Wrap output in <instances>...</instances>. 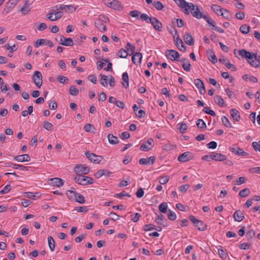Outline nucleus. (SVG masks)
<instances>
[{
  "instance_id": "obj_47",
  "label": "nucleus",
  "mask_w": 260,
  "mask_h": 260,
  "mask_svg": "<svg viewBox=\"0 0 260 260\" xmlns=\"http://www.w3.org/2000/svg\"><path fill=\"white\" fill-rule=\"evenodd\" d=\"M220 16H222L225 19L228 20L232 18L231 13L225 9H223V11L222 12V14Z\"/></svg>"
},
{
  "instance_id": "obj_39",
  "label": "nucleus",
  "mask_w": 260,
  "mask_h": 260,
  "mask_svg": "<svg viewBox=\"0 0 260 260\" xmlns=\"http://www.w3.org/2000/svg\"><path fill=\"white\" fill-rule=\"evenodd\" d=\"M196 125L200 128L201 129L202 131L205 129L206 128V125L205 122L201 119H199L196 122Z\"/></svg>"
},
{
  "instance_id": "obj_3",
  "label": "nucleus",
  "mask_w": 260,
  "mask_h": 260,
  "mask_svg": "<svg viewBox=\"0 0 260 260\" xmlns=\"http://www.w3.org/2000/svg\"><path fill=\"white\" fill-rule=\"evenodd\" d=\"M32 79L35 85L40 88L43 83L42 75L41 73L38 71H35L32 76Z\"/></svg>"
},
{
  "instance_id": "obj_18",
  "label": "nucleus",
  "mask_w": 260,
  "mask_h": 260,
  "mask_svg": "<svg viewBox=\"0 0 260 260\" xmlns=\"http://www.w3.org/2000/svg\"><path fill=\"white\" fill-rule=\"evenodd\" d=\"M142 58V54L141 53L137 52L133 54L132 57V60L133 62L137 65V63H140L141 62Z\"/></svg>"
},
{
  "instance_id": "obj_20",
  "label": "nucleus",
  "mask_w": 260,
  "mask_h": 260,
  "mask_svg": "<svg viewBox=\"0 0 260 260\" xmlns=\"http://www.w3.org/2000/svg\"><path fill=\"white\" fill-rule=\"evenodd\" d=\"M230 150L236 155L241 156H246L248 154V153L243 151L242 149L239 147H232L230 148Z\"/></svg>"
},
{
  "instance_id": "obj_43",
  "label": "nucleus",
  "mask_w": 260,
  "mask_h": 260,
  "mask_svg": "<svg viewBox=\"0 0 260 260\" xmlns=\"http://www.w3.org/2000/svg\"><path fill=\"white\" fill-rule=\"evenodd\" d=\"M70 93L74 96L77 95L79 93V90L75 85H72L69 89Z\"/></svg>"
},
{
  "instance_id": "obj_45",
  "label": "nucleus",
  "mask_w": 260,
  "mask_h": 260,
  "mask_svg": "<svg viewBox=\"0 0 260 260\" xmlns=\"http://www.w3.org/2000/svg\"><path fill=\"white\" fill-rule=\"evenodd\" d=\"M128 53L126 50L121 48L117 53V55L120 58H126Z\"/></svg>"
},
{
  "instance_id": "obj_27",
  "label": "nucleus",
  "mask_w": 260,
  "mask_h": 260,
  "mask_svg": "<svg viewBox=\"0 0 260 260\" xmlns=\"http://www.w3.org/2000/svg\"><path fill=\"white\" fill-rule=\"evenodd\" d=\"M184 40L185 43L189 45H192L193 44V38L190 34L188 32L185 33L184 36Z\"/></svg>"
},
{
  "instance_id": "obj_2",
  "label": "nucleus",
  "mask_w": 260,
  "mask_h": 260,
  "mask_svg": "<svg viewBox=\"0 0 260 260\" xmlns=\"http://www.w3.org/2000/svg\"><path fill=\"white\" fill-rule=\"evenodd\" d=\"M196 18H203L208 24H212L213 22V20L209 16L208 13L205 11H200L197 6H196Z\"/></svg>"
},
{
  "instance_id": "obj_64",
  "label": "nucleus",
  "mask_w": 260,
  "mask_h": 260,
  "mask_svg": "<svg viewBox=\"0 0 260 260\" xmlns=\"http://www.w3.org/2000/svg\"><path fill=\"white\" fill-rule=\"evenodd\" d=\"M236 17L239 20H243L245 18V14L241 11H239L236 13Z\"/></svg>"
},
{
  "instance_id": "obj_48",
  "label": "nucleus",
  "mask_w": 260,
  "mask_h": 260,
  "mask_svg": "<svg viewBox=\"0 0 260 260\" xmlns=\"http://www.w3.org/2000/svg\"><path fill=\"white\" fill-rule=\"evenodd\" d=\"M249 193H250V191H249V189L245 188V189H242V190H241L239 192V195L241 197L244 198V197H247L249 194Z\"/></svg>"
},
{
  "instance_id": "obj_57",
  "label": "nucleus",
  "mask_w": 260,
  "mask_h": 260,
  "mask_svg": "<svg viewBox=\"0 0 260 260\" xmlns=\"http://www.w3.org/2000/svg\"><path fill=\"white\" fill-rule=\"evenodd\" d=\"M196 87L199 89V90L203 88H205L203 82L200 79H196Z\"/></svg>"
},
{
  "instance_id": "obj_36",
  "label": "nucleus",
  "mask_w": 260,
  "mask_h": 260,
  "mask_svg": "<svg viewBox=\"0 0 260 260\" xmlns=\"http://www.w3.org/2000/svg\"><path fill=\"white\" fill-rule=\"evenodd\" d=\"M48 243L50 250L53 251L55 249V243L54 239L52 237L49 236L48 237Z\"/></svg>"
},
{
  "instance_id": "obj_46",
  "label": "nucleus",
  "mask_w": 260,
  "mask_h": 260,
  "mask_svg": "<svg viewBox=\"0 0 260 260\" xmlns=\"http://www.w3.org/2000/svg\"><path fill=\"white\" fill-rule=\"evenodd\" d=\"M126 51L131 52V54H134L135 51V47L132 45L129 42H127L126 46Z\"/></svg>"
},
{
  "instance_id": "obj_10",
  "label": "nucleus",
  "mask_w": 260,
  "mask_h": 260,
  "mask_svg": "<svg viewBox=\"0 0 260 260\" xmlns=\"http://www.w3.org/2000/svg\"><path fill=\"white\" fill-rule=\"evenodd\" d=\"M106 5L114 10H120L122 8L121 2L116 0H107Z\"/></svg>"
},
{
  "instance_id": "obj_25",
  "label": "nucleus",
  "mask_w": 260,
  "mask_h": 260,
  "mask_svg": "<svg viewBox=\"0 0 260 260\" xmlns=\"http://www.w3.org/2000/svg\"><path fill=\"white\" fill-rule=\"evenodd\" d=\"M196 227L201 231H204L207 229V225L203 221L196 219Z\"/></svg>"
},
{
  "instance_id": "obj_22",
  "label": "nucleus",
  "mask_w": 260,
  "mask_h": 260,
  "mask_svg": "<svg viewBox=\"0 0 260 260\" xmlns=\"http://www.w3.org/2000/svg\"><path fill=\"white\" fill-rule=\"evenodd\" d=\"M230 114L231 117L236 121H239L240 119V115L239 112L235 109H232L230 110Z\"/></svg>"
},
{
  "instance_id": "obj_7",
  "label": "nucleus",
  "mask_w": 260,
  "mask_h": 260,
  "mask_svg": "<svg viewBox=\"0 0 260 260\" xmlns=\"http://www.w3.org/2000/svg\"><path fill=\"white\" fill-rule=\"evenodd\" d=\"M154 141L152 139L149 138L147 141L143 143L140 146V149L141 151H148L153 147Z\"/></svg>"
},
{
  "instance_id": "obj_14",
  "label": "nucleus",
  "mask_w": 260,
  "mask_h": 260,
  "mask_svg": "<svg viewBox=\"0 0 260 260\" xmlns=\"http://www.w3.org/2000/svg\"><path fill=\"white\" fill-rule=\"evenodd\" d=\"M150 23L152 24L154 28L156 30H158V31L161 30V29L162 27V24L160 22H159L158 21V20L157 19H156L155 17H152V19L151 20V22H150Z\"/></svg>"
},
{
  "instance_id": "obj_56",
  "label": "nucleus",
  "mask_w": 260,
  "mask_h": 260,
  "mask_svg": "<svg viewBox=\"0 0 260 260\" xmlns=\"http://www.w3.org/2000/svg\"><path fill=\"white\" fill-rule=\"evenodd\" d=\"M154 7L158 10H161L164 8L163 4L160 2H154L153 3Z\"/></svg>"
},
{
  "instance_id": "obj_28",
  "label": "nucleus",
  "mask_w": 260,
  "mask_h": 260,
  "mask_svg": "<svg viewBox=\"0 0 260 260\" xmlns=\"http://www.w3.org/2000/svg\"><path fill=\"white\" fill-rule=\"evenodd\" d=\"M242 79L245 81H249L252 83H257V78L253 76L252 75H249L247 74H245L242 76Z\"/></svg>"
},
{
  "instance_id": "obj_35",
  "label": "nucleus",
  "mask_w": 260,
  "mask_h": 260,
  "mask_svg": "<svg viewBox=\"0 0 260 260\" xmlns=\"http://www.w3.org/2000/svg\"><path fill=\"white\" fill-rule=\"evenodd\" d=\"M214 101L220 107H224L225 105L223 99L219 95L214 96Z\"/></svg>"
},
{
  "instance_id": "obj_51",
  "label": "nucleus",
  "mask_w": 260,
  "mask_h": 260,
  "mask_svg": "<svg viewBox=\"0 0 260 260\" xmlns=\"http://www.w3.org/2000/svg\"><path fill=\"white\" fill-rule=\"evenodd\" d=\"M168 217L171 220H175L176 219V215L175 212L169 209L168 210Z\"/></svg>"
},
{
  "instance_id": "obj_63",
  "label": "nucleus",
  "mask_w": 260,
  "mask_h": 260,
  "mask_svg": "<svg viewBox=\"0 0 260 260\" xmlns=\"http://www.w3.org/2000/svg\"><path fill=\"white\" fill-rule=\"evenodd\" d=\"M249 172L251 173L260 174V167H256L249 169Z\"/></svg>"
},
{
  "instance_id": "obj_12",
  "label": "nucleus",
  "mask_w": 260,
  "mask_h": 260,
  "mask_svg": "<svg viewBox=\"0 0 260 260\" xmlns=\"http://www.w3.org/2000/svg\"><path fill=\"white\" fill-rule=\"evenodd\" d=\"M166 55L171 60H177L179 58V53L174 50H168L166 52Z\"/></svg>"
},
{
  "instance_id": "obj_32",
  "label": "nucleus",
  "mask_w": 260,
  "mask_h": 260,
  "mask_svg": "<svg viewBox=\"0 0 260 260\" xmlns=\"http://www.w3.org/2000/svg\"><path fill=\"white\" fill-rule=\"evenodd\" d=\"M181 62L183 63L182 67L183 69L186 71H189L190 68V64L187 61V60L185 58H183L181 59Z\"/></svg>"
},
{
  "instance_id": "obj_19",
  "label": "nucleus",
  "mask_w": 260,
  "mask_h": 260,
  "mask_svg": "<svg viewBox=\"0 0 260 260\" xmlns=\"http://www.w3.org/2000/svg\"><path fill=\"white\" fill-rule=\"evenodd\" d=\"M207 56L209 60L212 62L213 64L216 63L217 62V59L214 52L212 50H208L207 51Z\"/></svg>"
},
{
  "instance_id": "obj_37",
  "label": "nucleus",
  "mask_w": 260,
  "mask_h": 260,
  "mask_svg": "<svg viewBox=\"0 0 260 260\" xmlns=\"http://www.w3.org/2000/svg\"><path fill=\"white\" fill-rule=\"evenodd\" d=\"M28 0H27L25 2L24 5L20 10L21 13L24 15L27 14L30 10L29 7V5L28 4Z\"/></svg>"
},
{
  "instance_id": "obj_26",
  "label": "nucleus",
  "mask_w": 260,
  "mask_h": 260,
  "mask_svg": "<svg viewBox=\"0 0 260 260\" xmlns=\"http://www.w3.org/2000/svg\"><path fill=\"white\" fill-rule=\"evenodd\" d=\"M211 10L216 15L220 16L222 14V12L223 11V8L217 5H212L211 6Z\"/></svg>"
},
{
  "instance_id": "obj_49",
  "label": "nucleus",
  "mask_w": 260,
  "mask_h": 260,
  "mask_svg": "<svg viewBox=\"0 0 260 260\" xmlns=\"http://www.w3.org/2000/svg\"><path fill=\"white\" fill-rule=\"evenodd\" d=\"M53 125L49 122L45 121L43 123V127L47 131H51L53 130Z\"/></svg>"
},
{
  "instance_id": "obj_42",
  "label": "nucleus",
  "mask_w": 260,
  "mask_h": 260,
  "mask_svg": "<svg viewBox=\"0 0 260 260\" xmlns=\"http://www.w3.org/2000/svg\"><path fill=\"white\" fill-rule=\"evenodd\" d=\"M221 121L222 124L227 127H232V123L230 122L229 120L225 116H223L221 117Z\"/></svg>"
},
{
  "instance_id": "obj_9",
  "label": "nucleus",
  "mask_w": 260,
  "mask_h": 260,
  "mask_svg": "<svg viewBox=\"0 0 260 260\" xmlns=\"http://www.w3.org/2000/svg\"><path fill=\"white\" fill-rule=\"evenodd\" d=\"M74 171L77 173H81L83 174H87L89 171V168L85 165H78L75 167Z\"/></svg>"
},
{
  "instance_id": "obj_44",
  "label": "nucleus",
  "mask_w": 260,
  "mask_h": 260,
  "mask_svg": "<svg viewBox=\"0 0 260 260\" xmlns=\"http://www.w3.org/2000/svg\"><path fill=\"white\" fill-rule=\"evenodd\" d=\"M250 30V26L247 24H243L240 28V31L244 34H247Z\"/></svg>"
},
{
  "instance_id": "obj_33",
  "label": "nucleus",
  "mask_w": 260,
  "mask_h": 260,
  "mask_svg": "<svg viewBox=\"0 0 260 260\" xmlns=\"http://www.w3.org/2000/svg\"><path fill=\"white\" fill-rule=\"evenodd\" d=\"M186 7L188 9L185 8V13L189 14L188 10H190L191 11V13L193 17H195V11H193L194 10V6L192 3H186Z\"/></svg>"
},
{
  "instance_id": "obj_15",
  "label": "nucleus",
  "mask_w": 260,
  "mask_h": 260,
  "mask_svg": "<svg viewBox=\"0 0 260 260\" xmlns=\"http://www.w3.org/2000/svg\"><path fill=\"white\" fill-rule=\"evenodd\" d=\"M49 183L53 186H56L57 187H61L63 185V180L59 178H54L49 180Z\"/></svg>"
},
{
  "instance_id": "obj_34",
  "label": "nucleus",
  "mask_w": 260,
  "mask_h": 260,
  "mask_svg": "<svg viewBox=\"0 0 260 260\" xmlns=\"http://www.w3.org/2000/svg\"><path fill=\"white\" fill-rule=\"evenodd\" d=\"M122 80L123 81V82L122 83L123 86L127 88L129 86V82H128V74L126 72H124L122 74Z\"/></svg>"
},
{
  "instance_id": "obj_50",
  "label": "nucleus",
  "mask_w": 260,
  "mask_h": 260,
  "mask_svg": "<svg viewBox=\"0 0 260 260\" xmlns=\"http://www.w3.org/2000/svg\"><path fill=\"white\" fill-rule=\"evenodd\" d=\"M179 125V124H178L177 126H178ZM178 128L179 129L180 132L181 134H183L185 133V132L187 129V126L186 124L185 123H183V122L181 123L180 124V126L178 127Z\"/></svg>"
},
{
  "instance_id": "obj_16",
  "label": "nucleus",
  "mask_w": 260,
  "mask_h": 260,
  "mask_svg": "<svg viewBox=\"0 0 260 260\" xmlns=\"http://www.w3.org/2000/svg\"><path fill=\"white\" fill-rule=\"evenodd\" d=\"M14 159L19 162L29 161L30 160V157L27 154L16 156Z\"/></svg>"
},
{
  "instance_id": "obj_6",
  "label": "nucleus",
  "mask_w": 260,
  "mask_h": 260,
  "mask_svg": "<svg viewBox=\"0 0 260 260\" xmlns=\"http://www.w3.org/2000/svg\"><path fill=\"white\" fill-rule=\"evenodd\" d=\"M256 55H255L253 52H249L247 53V55L245 56V58L248 60V61L250 63V64L255 68H258L259 66V64L257 63V61H256Z\"/></svg>"
},
{
  "instance_id": "obj_17",
  "label": "nucleus",
  "mask_w": 260,
  "mask_h": 260,
  "mask_svg": "<svg viewBox=\"0 0 260 260\" xmlns=\"http://www.w3.org/2000/svg\"><path fill=\"white\" fill-rule=\"evenodd\" d=\"M233 217L235 221L240 222L244 219V216L241 210H238L234 212Z\"/></svg>"
},
{
  "instance_id": "obj_24",
  "label": "nucleus",
  "mask_w": 260,
  "mask_h": 260,
  "mask_svg": "<svg viewBox=\"0 0 260 260\" xmlns=\"http://www.w3.org/2000/svg\"><path fill=\"white\" fill-rule=\"evenodd\" d=\"M213 153V160L215 161H223L226 160V157L225 155L220 153L216 152H212Z\"/></svg>"
},
{
  "instance_id": "obj_55",
  "label": "nucleus",
  "mask_w": 260,
  "mask_h": 260,
  "mask_svg": "<svg viewBox=\"0 0 260 260\" xmlns=\"http://www.w3.org/2000/svg\"><path fill=\"white\" fill-rule=\"evenodd\" d=\"M155 229V226L153 224H145L143 227V230L145 231H149Z\"/></svg>"
},
{
  "instance_id": "obj_59",
  "label": "nucleus",
  "mask_w": 260,
  "mask_h": 260,
  "mask_svg": "<svg viewBox=\"0 0 260 260\" xmlns=\"http://www.w3.org/2000/svg\"><path fill=\"white\" fill-rule=\"evenodd\" d=\"M165 218L162 214L157 215V217L155 219V221L158 224H161L162 220Z\"/></svg>"
},
{
  "instance_id": "obj_61",
  "label": "nucleus",
  "mask_w": 260,
  "mask_h": 260,
  "mask_svg": "<svg viewBox=\"0 0 260 260\" xmlns=\"http://www.w3.org/2000/svg\"><path fill=\"white\" fill-rule=\"evenodd\" d=\"M203 111L205 113H206L207 114H208L209 115H212L213 116H215L216 115V114H215V112L213 110L209 109L207 107H204V108L203 109Z\"/></svg>"
},
{
  "instance_id": "obj_41",
  "label": "nucleus",
  "mask_w": 260,
  "mask_h": 260,
  "mask_svg": "<svg viewBox=\"0 0 260 260\" xmlns=\"http://www.w3.org/2000/svg\"><path fill=\"white\" fill-rule=\"evenodd\" d=\"M167 208L168 205L166 202H163L161 203L158 206L159 210L163 213H165L167 212Z\"/></svg>"
},
{
  "instance_id": "obj_31",
  "label": "nucleus",
  "mask_w": 260,
  "mask_h": 260,
  "mask_svg": "<svg viewBox=\"0 0 260 260\" xmlns=\"http://www.w3.org/2000/svg\"><path fill=\"white\" fill-rule=\"evenodd\" d=\"M189 153L184 152L181 155H180L178 157V160L180 162H185L189 159Z\"/></svg>"
},
{
  "instance_id": "obj_13",
  "label": "nucleus",
  "mask_w": 260,
  "mask_h": 260,
  "mask_svg": "<svg viewBox=\"0 0 260 260\" xmlns=\"http://www.w3.org/2000/svg\"><path fill=\"white\" fill-rule=\"evenodd\" d=\"M69 193L73 194V196L76 198V202H77L80 204H83L85 203V200L84 199V197L82 194H80L79 193L76 192L75 191H74L68 190L67 191V193H66L68 197H70L69 195Z\"/></svg>"
},
{
  "instance_id": "obj_1",
  "label": "nucleus",
  "mask_w": 260,
  "mask_h": 260,
  "mask_svg": "<svg viewBox=\"0 0 260 260\" xmlns=\"http://www.w3.org/2000/svg\"><path fill=\"white\" fill-rule=\"evenodd\" d=\"M74 179L77 183L82 185L91 184L93 182L92 178L88 176H84L82 175L76 176Z\"/></svg>"
},
{
  "instance_id": "obj_52",
  "label": "nucleus",
  "mask_w": 260,
  "mask_h": 260,
  "mask_svg": "<svg viewBox=\"0 0 260 260\" xmlns=\"http://www.w3.org/2000/svg\"><path fill=\"white\" fill-rule=\"evenodd\" d=\"M140 18L145 20L147 23H150L152 19V17H149L146 14H142L140 16Z\"/></svg>"
},
{
  "instance_id": "obj_53",
  "label": "nucleus",
  "mask_w": 260,
  "mask_h": 260,
  "mask_svg": "<svg viewBox=\"0 0 260 260\" xmlns=\"http://www.w3.org/2000/svg\"><path fill=\"white\" fill-rule=\"evenodd\" d=\"M101 76V83L105 87L107 85L108 77L106 75H100Z\"/></svg>"
},
{
  "instance_id": "obj_38",
  "label": "nucleus",
  "mask_w": 260,
  "mask_h": 260,
  "mask_svg": "<svg viewBox=\"0 0 260 260\" xmlns=\"http://www.w3.org/2000/svg\"><path fill=\"white\" fill-rule=\"evenodd\" d=\"M95 25L97 29L101 32H104L107 30V27L103 23L100 22H95Z\"/></svg>"
},
{
  "instance_id": "obj_29",
  "label": "nucleus",
  "mask_w": 260,
  "mask_h": 260,
  "mask_svg": "<svg viewBox=\"0 0 260 260\" xmlns=\"http://www.w3.org/2000/svg\"><path fill=\"white\" fill-rule=\"evenodd\" d=\"M109 173L110 172L107 170H100L94 174V176L96 178H99L104 175L108 176L109 175Z\"/></svg>"
},
{
  "instance_id": "obj_58",
  "label": "nucleus",
  "mask_w": 260,
  "mask_h": 260,
  "mask_svg": "<svg viewBox=\"0 0 260 260\" xmlns=\"http://www.w3.org/2000/svg\"><path fill=\"white\" fill-rule=\"evenodd\" d=\"M218 254L222 259H225L227 257V253L222 249H219L218 250Z\"/></svg>"
},
{
  "instance_id": "obj_60",
  "label": "nucleus",
  "mask_w": 260,
  "mask_h": 260,
  "mask_svg": "<svg viewBox=\"0 0 260 260\" xmlns=\"http://www.w3.org/2000/svg\"><path fill=\"white\" fill-rule=\"evenodd\" d=\"M57 80L60 83L64 84L68 81L69 79L66 77L60 75L57 77Z\"/></svg>"
},
{
  "instance_id": "obj_54",
  "label": "nucleus",
  "mask_w": 260,
  "mask_h": 260,
  "mask_svg": "<svg viewBox=\"0 0 260 260\" xmlns=\"http://www.w3.org/2000/svg\"><path fill=\"white\" fill-rule=\"evenodd\" d=\"M77 211L78 212H87L88 211V208L86 206H81L76 207L73 211Z\"/></svg>"
},
{
  "instance_id": "obj_30",
  "label": "nucleus",
  "mask_w": 260,
  "mask_h": 260,
  "mask_svg": "<svg viewBox=\"0 0 260 260\" xmlns=\"http://www.w3.org/2000/svg\"><path fill=\"white\" fill-rule=\"evenodd\" d=\"M108 139L109 142L111 144H117L118 143V140L117 137L112 134H108Z\"/></svg>"
},
{
  "instance_id": "obj_23",
  "label": "nucleus",
  "mask_w": 260,
  "mask_h": 260,
  "mask_svg": "<svg viewBox=\"0 0 260 260\" xmlns=\"http://www.w3.org/2000/svg\"><path fill=\"white\" fill-rule=\"evenodd\" d=\"M8 167H12L15 169H19L23 171H27L29 170L28 168L21 165L14 164L12 162L8 163Z\"/></svg>"
},
{
  "instance_id": "obj_5",
  "label": "nucleus",
  "mask_w": 260,
  "mask_h": 260,
  "mask_svg": "<svg viewBox=\"0 0 260 260\" xmlns=\"http://www.w3.org/2000/svg\"><path fill=\"white\" fill-rule=\"evenodd\" d=\"M175 44L177 46V48L182 51H185L186 47L182 40L179 37L176 30H175V35L174 36Z\"/></svg>"
},
{
  "instance_id": "obj_8",
  "label": "nucleus",
  "mask_w": 260,
  "mask_h": 260,
  "mask_svg": "<svg viewBox=\"0 0 260 260\" xmlns=\"http://www.w3.org/2000/svg\"><path fill=\"white\" fill-rule=\"evenodd\" d=\"M85 154L90 161L93 163L99 164L103 159L102 156L96 155L93 153H90L88 151L85 152Z\"/></svg>"
},
{
  "instance_id": "obj_4",
  "label": "nucleus",
  "mask_w": 260,
  "mask_h": 260,
  "mask_svg": "<svg viewBox=\"0 0 260 260\" xmlns=\"http://www.w3.org/2000/svg\"><path fill=\"white\" fill-rule=\"evenodd\" d=\"M55 40L59 44L65 46H73L74 45L73 41L72 38H66L62 35H60L59 38H56Z\"/></svg>"
},
{
  "instance_id": "obj_62",
  "label": "nucleus",
  "mask_w": 260,
  "mask_h": 260,
  "mask_svg": "<svg viewBox=\"0 0 260 260\" xmlns=\"http://www.w3.org/2000/svg\"><path fill=\"white\" fill-rule=\"evenodd\" d=\"M260 141L258 142H253L252 143V146L255 151H260V144H259Z\"/></svg>"
},
{
  "instance_id": "obj_11",
  "label": "nucleus",
  "mask_w": 260,
  "mask_h": 260,
  "mask_svg": "<svg viewBox=\"0 0 260 260\" xmlns=\"http://www.w3.org/2000/svg\"><path fill=\"white\" fill-rule=\"evenodd\" d=\"M41 45H48L49 47H52L54 44L51 41L44 39L37 40L34 44V46L36 48H38Z\"/></svg>"
},
{
  "instance_id": "obj_21",
  "label": "nucleus",
  "mask_w": 260,
  "mask_h": 260,
  "mask_svg": "<svg viewBox=\"0 0 260 260\" xmlns=\"http://www.w3.org/2000/svg\"><path fill=\"white\" fill-rule=\"evenodd\" d=\"M19 0H9L7 3L6 8L5 10H7V13L10 11L16 5Z\"/></svg>"
},
{
  "instance_id": "obj_40",
  "label": "nucleus",
  "mask_w": 260,
  "mask_h": 260,
  "mask_svg": "<svg viewBox=\"0 0 260 260\" xmlns=\"http://www.w3.org/2000/svg\"><path fill=\"white\" fill-rule=\"evenodd\" d=\"M109 19L107 16L105 15L101 14L98 17V19L96 22H100L101 23H107Z\"/></svg>"
}]
</instances>
